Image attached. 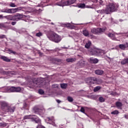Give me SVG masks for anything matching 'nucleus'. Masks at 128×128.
Returning a JSON list of instances; mask_svg holds the SVG:
<instances>
[{
  "mask_svg": "<svg viewBox=\"0 0 128 128\" xmlns=\"http://www.w3.org/2000/svg\"><path fill=\"white\" fill-rule=\"evenodd\" d=\"M25 22H28V20H25Z\"/></svg>",
  "mask_w": 128,
  "mask_h": 128,
  "instance_id": "obj_61",
  "label": "nucleus"
},
{
  "mask_svg": "<svg viewBox=\"0 0 128 128\" xmlns=\"http://www.w3.org/2000/svg\"><path fill=\"white\" fill-rule=\"evenodd\" d=\"M99 2H100V4L102 5V2L100 1Z\"/></svg>",
  "mask_w": 128,
  "mask_h": 128,
  "instance_id": "obj_58",
  "label": "nucleus"
},
{
  "mask_svg": "<svg viewBox=\"0 0 128 128\" xmlns=\"http://www.w3.org/2000/svg\"><path fill=\"white\" fill-rule=\"evenodd\" d=\"M100 88H102L100 86H97L94 88V92H98V90H100Z\"/></svg>",
  "mask_w": 128,
  "mask_h": 128,
  "instance_id": "obj_32",
  "label": "nucleus"
},
{
  "mask_svg": "<svg viewBox=\"0 0 128 128\" xmlns=\"http://www.w3.org/2000/svg\"><path fill=\"white\" fill-rule=\"evenodd\" d=\"M36 128H46L42 124H38Z\"/></svg>",
  "mask_w": 128,
  "mask_h": 128,
  "instance_id": "obj_47",
  "label": "nucleus"
},
{
  "mask_svg": "<svg viewBox=\"0 0 128 128\" xmlns=\"http://www.w3.org/2000/svg\"><path fill=\"white\" fill-rule=\"evenodd\" d=\"M32 88H36L38 87V82H34V81L32 82Z\"/></svg>",
  "mask_w": 128,
  "mask_h": 128,
  "instance_id": "obj_35",
  "label": "nucleus"
},
{
  "mask_svg": "<svg viewBox=\"0 0 128 128\" xmlns=\"http://www.w3.org/2000/svg\"><path fill=\"white\" fill-rule=\"evenodd\" d=\"M22 7H18L17 8H10L9 9V14H14L18 10H20Z\"/></svg>",
  "mask_w": 128,
  "mask_h": 128,
  "instance_id": "obj_10",
  "label": "nucleus"
},
{
  "mask_svg": "<svg viewBox=\"0 0 128 128\" xmlns=\"http://www.w3.org/2000/svg\"><path fill=\"white\" fill-rule=\"evenodd\" d=\"M32 116L31 118L32 120V122H35L36 124H42V120L40 119L36 115H32Z\"/></svg>",
  "mask_w": 128,
  "mask_h": 128,
  "instance_id": "obj_8",
  "label": "nucleus"
},
{
  "mask_svg": "<svg viewBox=\"0 0 128 128\" xmlns=\"http://www.w3.org/2000/svg\"><path fill=\"white\" fill-rule=\"evenodd\" d=\"M110 94L111 96H118V94L116 93V92H114V91H112L110 92Z\"/></svg>",
  "mask_w": 128,
  "mask_h": 128,
  "instance_id": "obj_44",
  "label": "nucleus"
},
{
  "mask_svg": "<svg viewBox=\"0 0 128 128\" xmlns=\"http://www.w3.org/2000/svg\"><path fill=\"white\" fill-rule=\"evenodd\" d=\"M8 24H10L8 22L2 23V28H8Z\"/></svg>",
  "mask_w": 128,
  "mask_h": 128,
  "instance_id": "obj_22",
  "label": "nucleus"
},
{
  "mask_svg": "<svg viewBox=\"0 0 128 128\" xmlns=\"http://www.w3.org/2000/svg\"><path fill=\"white\" fill-rule=\"evenodd\" d=\"M0 28H2V23H0Z\"/></svg>",
  "mask_w": 128,
  "mask_h": 128,
  "instance_id": "obj_55",
  "label": "nucleus"
},
{
  "mask_svg": "<svg viewBox=\"0 0 128 128\" xmlns=\"http://www.w3.org/2000/svg\"><path fill=\"white\" fill-rule=\"evenodd\" d=\"M94 4H92V5H88L86 6V4L84 3L80 4H78V8H92V6Z\"/></svg>",
  "mask_w": 128,
  "mask_h": 128,
  "instance_id": "obj_9",
  "label": "nucleus"
},
{
  "mask_svg": "<svg viewBox=\"0 0 128 128\" xmlns=\"http://www.w3.org/2000/svg\"><path fill=\"white\" fill-rule=\"evenodd\" d=\"M97 12L98 14H108V13L106 12V8L105 10H97Z\"/></svg>",
  "mask_w": 128,
  "mask_h": 128,
  "instance_id": "obj_21",
  "label": "nucleus"
},
{
  "mask_svg": "<svg viewBox=\"0 0 128 128\" xmlns=\"http://www.w3.org/2000/svg\"><path fill=\"white\" fill-rule=\"evenodd\" d=\"M51 24H54V23H53V22H52V23H51Z\"/></svg>",
  "mask_w": 128,
  "mask_h": 128,
  "instance_id": "obj_62",
  "label": "nucleus"
},
{
  "mask_svg": "<svg viewBox=\"0 0 128 128\" xmlns=\"http://www.w3.org/2000/svg\"><path fill=\"white\" fill-rule=\"evenodd\" d=\"M0 90L2 92H10V86L2 87Z\"/></svg>",
  "mask_w": 128,
  "mask_h": 128,
  "instance_id": "obj_12",
  "label": "nucleus"
},
{
  "mask_svg": "<svg viewBox=\"0 0 128 128\" xmlns=\"http://www.w3.org/2000/svg\"><path fill=\"white\" fill-rule=\"evenodd\" d=\"M48 122H52V124L54 126H56V124H54V116L48 118Z\"/></svg>",
  "mask_w": 128,
  "mask_h": 128,
  "instance_id": "obj_15",
  "label": "nucleus"
},
{
  "mask_svg": "<svg viewBox=\"0 0 128 128\" xmlns=\"http://www.w3.org/2000/svg\"><path fill=\"white\" fill-rule=\"evenodd\" d=\"M56 102L58 104H60V100H57Z\"/></svg>",
  "mask_w": 128,
  "mask_h": 128,
  "instance_id": "obj_57",
  "label": "nucleus"
},
{
  "mask_svg": "<svg viewBox=\"0 0 128 128\" xmlns=\"http://www.w3.org/2000/svg\"><path fill=\"white\" fill-rule=\"evenodd\" d=\"M50 22V20H49Z\"/></svg>",
  "mask_w": 128,
  "mask_h": 128,
  "instance_id": "obj_64",
  "label": "nucleus"
},
{
  "mask_svg": "<svg viewBox=\"0 0 128 128\" xmlns=\"http://www.w3.org/2000/svg\"><path fill=\"white\" fill-rule=\"evenodd\" d=\"M98 0H92V2H95V4L98 2Z\"/></svg>",
  "mask_w": 128,
  "mask_h": 128,
  "instance_id": "obj_52",
  "label": "nucleus"
},
{
  "mask_svg": "<svg viewBox=\"0 0 128 128\" xmlns=\"http://www.w3.org/2000/svg\"><path fill=\"white\" fill-rule=\"evenodd\" d=\"M22 90V88L20 87H15V92H20Z\"/></svg>",
  "mask_w": 128,
  "mask_h": 128,
  "instance_id": "obj_34",
  "label": "nucleus"
},
{
  "mask_svg": "<svg viewBox=\"0 0 128 128\" xmlns=\"http://www.w3.org/2000/svg\"><path fill=\"white\" fill-rule=\"evenodd\" d=\"M118 5L114 3H110L106 7V12L110 14V12H114L118 10Z\"/></svg>",
  "mask_w": 128,
  "mask_h": 128,
  "instance_id": "obj_3",
  "label": "nucleus"
},
{
  "mask_svg": "<svg viewBox=\"0 0 128 128\" xmlns=\"http://www.w3.org/2000/svg\"><path fill=\"white\" fill-rule=\"evenodd\" d=\"M98 100L100 102H104V98H102V96H100L98 98Z\"/></svg>",
  "mask_w": 128,
  "mask_h": 128,
  "instance_id": "obj_41",
  "label": "nucleus"
},
{
  "mask_svg": "<svg viewBox=\"0 0 128 128\" xmlns=\"http://www.w3.org/2000/svg\"><path fill=\"white\" fill-rule=\"evenodd\" d=\"M66 28H72V24H70V23L66 24Z\"/></svg>",
  "mask_w": 128,
  "mask_h": 128,
  "instance_id": "obj_43",
  "label": "nucleus"
},
{
  "mask_svg": "<svg viewBox=\"0 0 128 128\" xmlns=\"http://www.w3.org/2000/svg\"><path fill=\"white\" fill-rule=\"evenodd\" d=\"M16 108V107L15 106L11 104L7 106L6 112H10V114H13V112H14Z\"/></svg>",
  "mask_w": 128,
  "mask_h": 128,
  "instance_id": "obj_7",
  "label": "nucleus"
},
{
  "mask_svg": "<svg viewBox=\"0 0 128 128\" xmlns=\"http://www.w3.org/2000/svg\"><path fill=\"white\" fill-rule=\"evenodd\" d=\"M16 22H11V24H12V26H16Z\"/></svg>",
  "mask_w": 128,
  "mask_h": 128,
  "instance_id": "obj_49",
  "label": "nucleus"
},
{
  "mask_svg": "<svg viewBox=\"0 0 128 128\" xmlns=\"http://www.w3.org/2000/svg\"><path fill=\"white\" fill-rule=\"evenodd\" d=\"M10 73L12 74H14V71L10 72Z\"/></svg>",
  "mask_w": 128,
  "mask_h": 128,
  "instance_id": "obj_56",
  "label": "nucleus"
},
{
  "mask_svg": "<svg viewBox=\"0 0 128 128\" xmlns=\"http://www.w3.org/2000/svg\"><path fill=\"white\" fill-rule=\"evenodd\" d=\"M96 74H98V76H102L104 74V71L100 70H95Z\"/></svg>",
  "mask_w": 128,
  "mask_h": 128,
  "instance_id": "obj_17",
  "label": "nucleus"
},
{
  "mask_svg": "<svg viewBox=\"0 0 128 128\" xmlns=\"http://www.w3.org/2000/svg\"><path fill=\"white\" fill-rule=\"evenodd\" d=\"M124 118L126 120H128V114L124 115Z\"/></svg>",
  "mask_w": 128,
  "mask_h": 128,
  "instance_id": "obj_51",
  "label": "nucleus"
},
{
  "mask_svg": "<svg viewBox=\"0 0 128 128\" xmlns=\"http://www.w3.org/2000/svg\"><path fill=\"white\" fill-rule=\"evenodd\" d=\"M60 86H61L62 88H66V86H68V84H60Z\"/></svg>",
  "mask_w": 128,
  "mask_h": 128,
  "instance_id": "obj_37",
  "label": "nucleus"
},
{
  "mask_svg": "<svg viewBox=\"0 0 128 128\" xmlns=\"http://www.w3.org/2000/svg\"><path fill=\"white\" fill-rule=\"evenodd\" d=\"M16 87L14 86H9V92H14Z\"/></svg>",
  "mask_w": 128,
  "mask_h": 128,
  "instance_id": "obj_26",
  "label": "nucleus"
},
{
  "mask_svg": "<svg viewBox=\"0 0 128 128\" xmlns=\"http://www.w3.org/2000/svg\"><path fill=\"white\" fill-rule=\"evenodd\" d=\"M116 106L118 108H122V104L120 102H116Z\"/></svg>",
  "mask_w": 128,
  "mask_h": 128,
  "instance_id": "obj_24",
  "label": "nucleus"
},
{
  "mask_svg": "<svg viewBox=\"0 0 128 128\" xmlns=\"http://www.w3.org/2000/svg\"><path fill=\"white\" fill-rule=\"evenodd\" d=\"M90 62H93V64H98V60L97 58H90Z\"/></svg>",
  "mask_w": 128,
  "mask_h": 128,
  "instance_id": "obj_20",
  "label": "nucleus"
},
{
  "mask_svg": "<svg viewBox=\"0 0 128 128\" xmlns=\"http://www.w3.org/2000/svg\"><path fill=\"white\" fill-rule=\"evenodd\" d=\"M33 112H40V110L38 107H34L33 108Z\"/></svg>",
  "mask_w": 128,
  "mask_h": 128,
  "instance_id": "obj_29",
  "label": "nucleus"
},
{
  "mask_svg": "<svg viewBox=\"0 0 128 128\" xmlns=\"http://www.w3.org/2000/svg\"><path fill=\"white\" fill-rule=\"evenodd\" d=\"M120 114V112L118 110H115L111 112V114Z\"/></svg>",
  "mask_w": 128,
  "mask_h": 128,
  "instance_id": "obj_38",
  "label": "nucleus"
},
{
  "mask_svg": "<svg viewBox=\"0 0 128 128\" xmlns=\"http://www.w3.org/2000/svg\"><path fill=\"white\" fill-rule=\"evenodd\" d=\"M4 16H2V15H0V18H2Z\"/></svg>",
  "mask_w": 128,
  "mask_h": 128,
  "instance_id": "obj_59",
  "label": "nucleus"
},
{
  "mask_svg": "<svg viewBox=\"0 0 128 128\" xmlns=\"http://www.w3.org/2000/svg\"><path fill=\"white\" fill-rule=\"evenodd\" d=\"M1 12H6V14H10V9L4 8L0 10Z\"/></svg>",
  "mask_w": 128,
  "mask_h": 128,
  "instance_id": "obj_30",
  "label": "nucleus"
},
{
  "mask_svg": "<svg viewBox=\"0 0 128 128\" xmlns=\"http://www.w3.org/2000/svg\"><path fill=\"white\" fill-rule=\"evenodd\" d=\"M121 64H128V58L124 59L121 62Z\"/></svg>",
  "mask_w": 128,
  "mask_h": 128,
  "instance_id": "obj_28",
  "label": "nucleus"
},
{
  "mask_svg": "<svg viewBox=\"0 0 128 128\" xmlns=\"http://www.w3.org/2000/svg\"><path fill=\"white\" fill-rule=\"evenodd\" d=\"M11 8H16V6H18L16 5L14 3L10 2L9 4Z\"/></svg>",
  "mask_w": 128,
  "mask_h": 128,
  "instance_id": "obj_39",
  "label": "nucleus"
},
{
  "mask_svg": "<svg viewBox=\"0 0 128 128\" xmlns=\"http://www.w3.org/2000/svg\"><path fill=\"white\" fill-rule=\"evenodd\" d=\"M0 105L1 106L2 110H4L5 108H8V104L4 101L0 102Z\"/></svg>",
  "mask_w": 128,
  "mask_h": 128,
  "instance_id": "obj_11",
  "label": "nucleus"
},
{
  "mask_svg": "<svg viewBox=\"0 0 128 128\" xmlns=\"http://www.w3.org/2000/svg\"><path fill=\"white\" fill-rule=\"evenodd\" d=\"M58 50H60L58 48H56L54 49L55 52H58Z\"/></svg>",
  "mask_w": 128,
  "mask_h": 128,
  "instance_id": "obj_53",
  "label": "nucleus"
},
{
  "mask_svg": "<svg viewBox=\"0 0 128 128\" xmlns=\"http://www.w3.org/2000/svg\"><path fill=\"white\" fill-rule=\"evenodd\" d=\"M0 58L1 60H3L4 62H10V59H9L5 56H2Z\"/></svg>",
  "mask_w": 128,
  "mask_h": 128,
  "instance_id": "obj_19",
  "label": "nucleus"
},
{
  "mask_svg": "<svg viewBox=\"0 0 128 128\" xmlns=\"http://www.w3.org/2000/svg\"><path fill=\"white\" fill-rule=\"evenodd\" d=\"M86 110H88V108L86 106H82V107H81V108H80V112H82V114H86V112H85Z\"/></svg>",
  "mask_w": 128,
  "mask_h": 128,
  "instance_id": "obj_18",
  "label": "nucleus"
},
{
  "mask_svg": "<svg viewBox=\"0 0 128 128\" xmlns=\"http://www.w3.org/2000/svg\"><path fill=\"white\" fill-rule=\"evenodd\" d=\"M67 100H68V102H72L74 101V99L70 96H68L67 98Z\"/></svg>",
  "mask_w": 128,
  "mask_h": 128,
  "instance_id": "obj_42",
  "label": "nucleus"
},
{
  "mask_svg": "<svg viewBox=\"0 0 128 128\" xmlns=\"http://www.w3.org/2000/svg\"><path fill=\"white\" fill-rule=\"evenodd\" d=\"M0 126H6V123H0Z\"/></svg>",
  "mask_w": 128,
  "mask_h": 128,
  "instance_id": "obj_48",
  "label": "nucleus"
},
{
  "mask_svg": "<svg viewBox=\"0 0 128 128\" xmlns=\"http://www.w3.org/2000/svg\"><path fill=\"white\" fill-rule=\"evenodd\" d=\"M36 36L40 38V36H42V32H38L36 34Z\"/></svg>",
  "mask_w": 128,
  "mask_h": 128,
  "instance_id": "obj_40",
  "label": "nucleus"
},
{
  "mask_svg": "<svg viewBox=\"0 0 128 128\" xmlns=\"http://www.w3.org/2000/svg\"><path fill=\"white\" fill-rule=\"evenodd\" d=\"M66 62H74V58H68L66 59Z\"/></svg>",
  "mask_w": 128,
  "mask_h": 128,
  "instance_id": "obj_33",
  "label": "nucleus"
},
{
  "mask_svg": "<svg viewBox=\"0 0 128 128\" xmlns=\"http://www.w3.org/2000/svg\"><path fill=\"white\" fill-rule=\"evenodd\" d=\"M7 20H14V16L12 15H9L6 16Z\"/></svg>",
  "mask_w": 128,
  "mask_h": 128,
  "instance_id": "obj_25",
  "label": "nucleus"
},
{
  "mask_svg": "<svg viewBox=\"0 0 128 128\" xmlns=\"http://www.w3.org/2000/svg\"><path fill=\"white\" fill-rule=\"evenodd\" d=\"M102 80L98 79V78L89 77L86 79V82L88 86H92V84H98Z\"/></svg>",
  "mask_w": 128,
  "mask_h": 128,
  "instance_id": "obj_2",
  "label": "nucleus"
},
{
  "mask_svg": "<svg viewBox=\"0 0 128 128\" xmlns=\"http://www.w3.org/2000/svg\"><path fill=\"white\" fill-rule=\"evenodd\" d=\"M38 92L40 94H44V90L42 89L39 90Z\"/></svg>",
  "mask_w": 128,
  "mask_h": 128,
  "instance_id": "obj_45",
  "label": "nucleus"
},
{
  "mask_svg": "<svg viewBox=\"0 0 128 128\" xmlns=\"http://www.w3.org/2000/svg\"><path fill=\"white\" fill-rule=\"evenodd\" d=\"M8 54H16V52L14 51H13L12 50H10V49H8Z\"/></svg>",
  "mask_w": 128,
  "mask_h": 128,
  "instance_id": "obj_36",
  "label": "nucleus"
},
{
  "mask_svg": "<svg viewBox=\"0 0 128 128\" xmlns=\"http://www.w3.org/2000/svg\"><path fill=\"white\" fill-rule=\"evenodd\" d=\"M14 16V20H16V22H18V20H20L22 18H30V16H26L22 14H20L18 13L16 14Z\"/></svg>",
  "mask_w": 128,
  "mask_h": 128,
  "instance_id": "obj_6",
  "label": "nucleus"
},
{
  "mask_svg": "<svg viewBox=\"0 0 128 128\" xmlns=\"http://www.w3.org/2000/svg\"><path fill=\"white\" fill-rule=\"evenodd\" d=\"M120 48V50H126V48H128V42H126V44H120L118 46Z\"/></svg>",
  "mask_w": 128,
  "mask_h": 128,
  "instance_id": "obj_13",
  "label": "nucleus"
},
{
  "mask_svg": "<svg viewBox=\"0 0 128 128\" xmlns=\"http://www.w3.org/2000/svg\"><path fill=\"white\" fill-rule=\"evenodd\" d=\"M6 38L5 35H0V38Z\"/></svg>",
  "mask_w": 128,
  "mask_h": 128,
  "instance_id": "obj_50",
  "label": "nucleus"
},
{
  "mask_svg": "<svg viewBox=\"0 0 128 128\" xmlns=\"http://www.w3.org/2000/svg\"><path fill=\"white\" fill-rule=\"evenodd\" d=\"M53 88H58V85L57 84H54L52 85Z\"/></svg>",
  "mask_w": 128,
  "mask_h": 128,
  "instance_id": "obj_54",
  "label": "nucleus"
},
{
  "mask_svg": "<svg viewBox=\"0 0 128 128\" xmlns=\"http://www.w3.org/2000/svg\"><path fill=\"white\" fill-rule=\"evenodd\" d=\"M90 46H92V42L88 41V42L86 43L84 46L86 48H90Z\"/></svg>",
  "mask_w": 128,
  "mask_h": 128,
  "instance_id": "obj_23",
  "label": "nucleus"
},
{
  "mask_svg": "<svg viewBox=\"0 0 128 128\" xmlns=\"http://www.w3.org/2000/svg\"><path fill=\"white\" fill-rule=\"evenodd\" d=\"M108 36L112 40H114V33H109Z\"/></svg>",
  "mask_w": 128,
  "mask_h": 128,
  "instance_id": "obj_31",
  "label": "nucleus"
},
{
  "mask_svg": "<svg viewBox=\"0 0 128 128\" xmlns=\"http://www.w3.org/2000/svg\"><path fill=\"white\" fill-rule=\"evenodd\" d=\"M76 2V0H62L61 2L56 3V4L59 6H70V4H74Z\"/></svg>",
  "mask_w": 128,
  "mask_h": 128,
  "instance_id": "obj_4",
  "label": "nucleus"
},
{
  "mask_svg": "<svg viewBox=\"0 0 128 128\" xmlns=\"http://www.w3.org/2000/svg\"><path fill=\"white\" fill-rule=\"evenodd\" d=\"M120 22H122V20H120Z\"/></svg>",
  "mask_w": 128,
  "mask_h": 128,
  "instance_id": "obj_63",
  "label": "nucleus"
},
{
  "mask_svg": "<svg viewBox=\"0 0 128 128\" xmlns=\"http://www.w3.org/2000/svg\"><path fill=\"white\" fill-rule=\"evenodd\" d=\"M29 108L30 105L26 102H24L23 104V106L21 108V110H28Z\"/></svg>",
  "mask_w": 128,
  "mask_h": 128,
  "instance_id": "obj_14",
  "label": "nucleus"
},
{
  "mask_svg": "<svg viewBox=\"0 0 128 128\" xmlns=\"http://www.w3.org/2000/svg\"><path fill=\"white\" fill-rule=\"evenodd\" d=\"M28 118H30V115L26 116L24 118V120H28Z\"/></svg>",
  "mask_w": 128,
  "mask_h": 128,
  "instance_id": "obj_46",
  "label": "nucleus"
},
{
  "mask_svg": "<svg viewBox=\"0 0 128 128\" xmlns=\"http://www.w3.org/2000/svg\"><path fill=\"white\" fill-rule=\"evenodd\" d=\"M106 32V28H92L91 29L90 32L94 34H102V32Z\"/></svg>",
  "mask_w": 128,
  "mask_h": 128,
  "instance_id": "obj_5",
  "label": "nucleus"
},
{
  "mask_svg": "<svg viewBox=\"0 0 128 128\" xmlns=\"http://www.w3.org/2000/svg\"><path fill=\"white\" fill-rule=\"evenodd\" d=\"M46 36L50 40L54 42H56V44H58L62 40V36L56 33H54L52 31L48 32L46 33Z\"/></svg>",
  "mask_w": 128,
  "mask_h": 128,
  "instance_id": "obj_1",
  "label": "nucleus"
},
{
  "mask_svg": "<svg viewBox=\"0 0 128 128\" xmlns=\"http://www.w3.org/2000/svg\"><path fill=\"white\" fill-rule=\"evenodd\" d=\"M57 62H60V60L58 59V60H57Z\"/></svg>",
  "mask_w": 128,
  "mask_h": 128,
  "instance_id": "obj_60",
  "label": "nucleus"
},
{
  "mask_svg": "<svg viewBox=\"0 0 128 128\" xmlns=\"http://www.w3.org/2000/svg\"><path fill=\"white\" fill-rule=\"evenodd\" d=\"M82 34L84 36H88L90 34L88 33V31L86 30H84Z\"/></svg>",
  "mask_w": 128,
  "mask_h": 128,
  "instance_id": "obj_27",
  "label": "nucleus"
},
{
  "mask_svg": "<svg viewBox=\"0 0 128 128\" xmlns=\"http://www.w3.org/2000/svg\"><path fill=\"white\" fill-rule=\"evenodd\" d=\"M78 64L80 68H84V66H86V62H84V60H80L78 62Z\"/></svg>",
  "mask_w": 128,
  "mask_h": 128,
  "instance_id": "obj_16",
  "label": "nucleus"
}]
</instances>
